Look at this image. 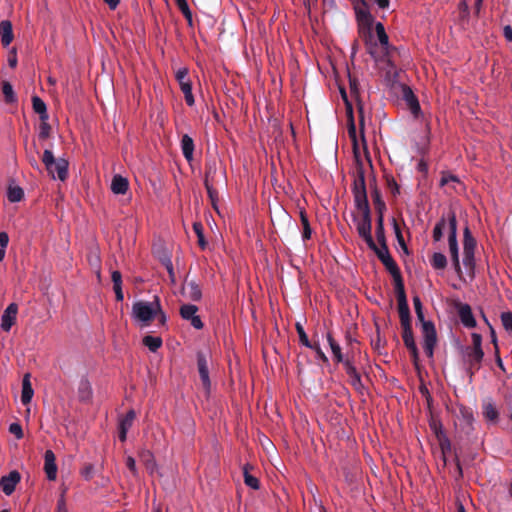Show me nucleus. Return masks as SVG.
Here are the masks:
<instances>
[{
	"label": "nucleus",
	"mask_w": 512,
	"mask_h": 512,
	"mask_svg": "<svg viewBox=\"0 0 512 512\" xmlns=\"http://www.w3.org/2000/svg\"><path fill=\"white\" fill-rule=\"evenodd\" d=\"M413 305L418 321L422 326L423 349L427 357L433 358L434 348L437 344V333L432 321L425 320L423 305L418 295L413 297Z\"/></svg>",
	"instance_id": "1"
},
{
	"label": "nucleus",
	"mask_w": 512,
	"mask_h": 512,
	"mask_svg": "<svg viewBox=\"0 0 512 512\" xmlns=\"http://www.w3.org/2000/svg\"><path fill=\"white\" fill-rule=\"evenodd\" d=\"M356 15L358 20V32L360 37L363 39L366 51L374 60H377L378 56L375 50L377 45L372 30L374 18L366 9H357Z\"/></svg>",
	"instance_id": "2"
},
{
	"label": "nucleus",
	"mask_w": 512,
	"mask_h": 512,
	"mask_svg": "<svg viewBox=\"0 0 512 512\" xmlns=\"http://www.w3.org/2000/svg\"><path fill=\"white\" fill-rule=\"evenodd\" d=\"M361 216H353V222L356 226L357 233L368 247H374V239L372 237V218L369 205L357 206Z\"/></svg>",
	"instance_id": "3"
},
{
	"label": "nucleus",
	"mask_w": 512,
	"mask_h": 512,
	"mask_svg": "<svg viewBox=\"0 0 512 512\" xmlns=\"http://www.w3.org/2000/svg\"><path fill=\"white\" fill-rule=\"evenodd\" d=\"M375 33L377 36L376 41V53L378 59L376 61L386 62L388 66L394 67L392 62V53L396 48L389 43V37L385 31L384 25L381 22L375 24Z\"/></svg>",
	"instance_id": "4"
},
{
	"label": "nucleus",
	"mask_w": 512,
	"mask_h": 512,
	"mask_svg": "<svg viewBox=\"0 0 512 512\" xmlns=\"http://www.w3.org/2000/svg\"><path fill=\"white\" fill-rule=\"evenodd\" d=\"M42 162L48 174L53 178H58L61 181H65L68 177L69 163L64 158L56 159L51 150H44L42 156Z\"/></svg>",
	"instance_id": "5"
},
{
	"label": "nucleus",
	"mask_w": 512,
	"mask_h": 512,
	"mask_svg": "<svg viewBox=\"0 0 512 512\" xmlns=\"http://www.w3.org/2000/svg\"><path fill=\"white\" fill-rule=\"evenodd\" d=\"M131 315L141 326H148L156 318V296L152 302L140 300L133 303Z\"/></svg>",
	"instance_id": "6"
},
{
	"label": "nucleus",
	"mask_w": 512,
	"mask_h": 512,
	"mask_svg": "<svg viewBox=\"0 0 512 512\" xmlns=\"http://www.w3.org/2000/svg\"><path fill=\"white\" fill-rule=\"evenodd\" d=\"M349 345L351 346V352L346 353V359L344 362V369L346 374L349 377V383L350 385L359 393L363 392L364 385L361 380V375L359 371L357 370L355 363H354V347H353V340L351 338H348Z\"/></svg>",
	"instance_id": "7"
},
{
	"label": "nucleus",
	"mask_w": 512,
	"mask_h": 512,
	"mask_svg": "<svg viewBox=\"0 0 512 512\" xmlns=\"http://www.w3.org/2000/svg\"><path fill=\"white\" fill-rule=\"evenodd\" d=\"M352 192L354 196L355 206L369 205L365 184V174L362 164L359 162L357 175L354 179Z\"/></svg>",
	"instance_id": "8"
},
{
	"label": "nucleus",
	"mask_w": 512,
	"mask_h": 512,
	"mask_svg": "<svg viewBox=\"0 0 512 512\" xmlns=\"http://www.w3.org/2000/svg\"><path fill=\"white\" fill-rule=\"evenodd\" d=\"M483 359V350H474L468 347L463 349V361L466 365V373L470 378H472L475 373L480 370Z\"/></svg>",
	"instance_id": "9"
},
{
	"label": "nucleus",
	"mask_w": 512,
	"mask_h": 512,
	"mask_svg": "<svg viewBox=\"0 0 512 512\" xmlns=\"http://www.w3.org/2000/svg\"><path fill=\"white\" fill-rule=\"evenodd\" d=\"M397 304H398V313L400 318V323L402 329H407L412 327L411 314L407 301V296L405 292V288L395 290Z\"/></svg>",
	"instance_id": "10"
},
{
	"label": "nucleus",
	"mask_w": 512,
	"mask_h": 512,
	"mask_svg": "<svg viewBox=\"0 0 512 512\" xmlns=\"http://www.w3.org/2000/svg\"><path fill=\"white\" fill-rule=\"evenodd\" d=\"M175 78L180 86L181 91L184 94L185 102L188 106H193L195 104V99L192 93V82L189 78V71L187 68H180L176 74Z\"/></svg>",
	"instance_id": "11"
},
{
	"label": "nucleus",
	"mask_w": 512,
	"mask_h": 512,
	"mask_svg": "<svg viewBox=\"0 0 512 512\" xmlns=\"http://www.w3.org/2000/svg\"><path fill=\"white\" fill-rule=\"evenodd\" d=\"M448 219V245L451 258L459 257L458 242H457V219L454 211H449L447 214Z\"/></svg>",
	"instance_id": "12"
},
{
	"label": "nucleus",
	"mask_w": 512,
	"mask_h": 512,
	"mask_svg": "<svg viewBox=\"0 0 512 512\" xmlns=\"http://www.w3.org/2000/svg\"><path fill=\"white\" fill-rule=\"evenodd\" d=\"M198 312V307L193 304H183L179 309L180 316L182 319L189 321L191 326L197 330H200L204 327V324L196 313Z\"/></svg>",
	"instance_id": "13"
},
{
	"label": "nucleus",
	"mask_w": 512,
	"mask_h": 512,
	"mask_svg": "<svg viewBox=\"0 0 512 512\" xmlns=\"http://www.w3.org/2000/svg\"><path fill=\"white\" fill-rule=\"evenodd\" d=\"M197 368L202 386L206 393L209 394L211 389V381L209 377L208 361L205 353L202 351L197 352Z\"/></svg>",
	"instance_id": "14"
},
{
	"label": "nucleus",
	"mask_w": 512,
	"mask_h": 512,
	"mask_svg": "<svg viewBox=\"0 0 512 512\" xmlns=\"http://www.w3.org/2000/svg\"><path fill=\"white\" fill-rule=\"evenodd\" d=\"M381 263L385 266L386 270L392 276L395 290L405 288L404 281H403V278L401 275V271H400L397 263L393 259V257L392 256H389L388 258L386 257V259H382Z\"/></svg>",
	"instance_id": "15"
},
{
	"label": "nucleus",
	"mask_w": 512,
	"mask_h": 512,
	"mask_svg": "<svg viewBox=\"0 0 512 512\" xmlns=\"http://www.w3.org/2000/svg\"><path fill=\"white\" fill-rule=\"evenodd\" d=\"M21 475L17 470H12L8 475L2 476L0 479V487L3 493L7 496L11 495L20 482Z\"/></svg>",
	"instance_id": "16"
},
{
	"label": "nucleus",
	"mask_w": 512,
	"mask_h": 512,
	"mask_svg": "<svg viewBox=\"0 0 512 512\" xmlns=\"http://www.w3.org/2000/svg\"><path fill=\"white\" fill-rule=\"evenodd\" d=\"M18 313V306L16 303H11L7 306L1 316V328L5 332H9L16 322Z\"/></svg>",
	"instance_id": "17"
},
{
	"label": "nucleus",
	"mask_w": 512,
	"mask_h": 512,
	"mask_svg": "<svg viewBox=\"0 0 512 512\" xmlns=\"http://www.w3.org/2000/svg\"><path fill=\"white\" fill-rule=\"evenodd\" d=\"M402 339H403L404 345L410 352L413 363L415 365H417L418 360H419V352H418V348H417L415 340H414L412 327L407 328V329H402Z\"/></svg>",
	"instance_id": "18"
},
{
	"label": "nucleus",
	"mask_w": 512,
	"mask_h": 512,
	"mask_svg": "<svg viewBox=\"0 0 512 512\" xmlns=\"http://www.w3.org/2000/svg\"><path fill=\"white\" fill-rule=\"evenodd\" d=\"M402 97L409 107L411 113L417 117L421 112V107L419 101L411 88L409 86L404 85L402 88Z\"/></svg>",
	"instance_id": "19"
},
{
	"label": "nucleus",
	"mask_w": 512,
	"mask_h": 512,
	"mask_svg": "<svg viewBox=\"0 0 512 512\" xmlns=\"http://www.w3.org/2000/svg\"><path fill=\"white\" fill-rule=\"evenodd\" d=\"M458 316L460 318L461 323L466 328H475L476 327L477 322L474 318V315L472 313V309H471L470 305L460 303L458 305Z\"/></svg>",
	"instance_id": "20"
},
{
	"label": "nucleus",
	"mask_w": 512,
	"mask_h": 512,
	"mask_svg": "<svg viewBox=\"0 0 512 512\" xmlns=\"http://www.w3.org/2000/svg\"><path fill=\"white\" fill-rule=\"evenodd\" d=\"M44 470L47 478L54 481L57 477L56 457L52 450H46L44 454Z\"/></svg>",
	"instance_id": "21"
},
{
	"label": "nucleus",
	"mask_w": 512,
	"mask_h": 512,
	"mask_svg": "<svg viewBox=\"0 0 512 512\" xmlns=\"http://www.w3.org/2000/svg\"><path fill=\"white\" fill-rule=\"evenodd\" d=\"M182 293L191 301H200L202 298V291L199 284L193 280H185L182 286Z\"/></svg>",
	"instance_id": "22"
},
{
	"label": "nucleus",
	"mask_w": 512,
	"mask_h": 512,
	"mask_svg": "<svg viewBox=\"0 0 512 512\" xmlns=\"http://www.w3.org/2000/svg\"><path fill=\"white\" fill-rule=\"evenodd\" d=\"M215 172H216V169L214 166H212V165L206 166L204 185H205L207 194H208L214 208H216L215 202L217 200L218 193L213 188L212 184L210 183V179L212 178V174H214Z\"/></svg>",
	"instance_id": "23"
},
{
	"label": "nucleus",
	"mask_w": 512,
	"mask_h": 512,
	"mask_svg": "<svg viewBox=\"0 0 512 512\" xmlns=\"http://www.w3.org/2000/svg\"><path fill=\"white\" fill-rule=\"evenodd\" d=\"M0 36H1V43L4 47L9 46L10 43L13 41L14 35H13L12 24L10 21L3 20L0 22Z\"/></svg>",
	"instance_id": "24"
},
{
	"label": "nucleus",
	"mask_w": 512,
	"mask_h": 512,
	"mask_svg": "<svg viewBox=\"0 0 512 512\" xmlns=\"http://www.w3.org/2000/svg\"><path fill=\"white\" fill-rule=\"evenodd\" d=\"M77 394H78V399L81 402L87 403L92 399L93 392H92L91 384L88 381V379L82 378L80 380L79 385H78Z\"/></svg>",
	"instance_id": "25"
},
{
	"label": "nucleus",
	"mask_w": 512,
	"mask_h": 512,
	"mask_svg": "<svg viewBox=\"0 0 512 512\" xmlns=\"http://www.w3.org/2000/svg\"><path fill=\"white\" fill-rule=\"evenodd\" d=\"M129 188V182L127 178L117 174L112 178L111 190L114 194L123 195Z\"/></svg>",
	"instance_id": "26"
},
{
	"label": "nucleus",
	"mask_w": 512,
	"mask_h": 512,
	"mask_svg": "<svg viewBox=\"0 0 512 512\" xmlns=\"http://www.w3.org/2000/svg\"><path fill=\"white\" fill-rule=\"evenodd\" d=\"M34 391L30 382V374L27 373L24 375L22 380V393H21V402L23 405H27L31 402Z\"/></svg>",
	"instance_id": "27"
},
{
	"label": "nucleus",
	"mask_w": 512,
	"mask_h": 512,
	"mask_svg": "<svg viewBox=\"0 0 512 512\" xmlns=\"http://www.w3.org/2000/svg\"><path fill=\"white\" fill-rule=\"evenodd\" d=\"M194 147L195 146L193 139L188 134H184L181 139V149L184 158L188 162H191L193 160Z\"/></svg>",
	"instance_id": "28"
},
{
	"label": "nucleus",
	"mask_w": 512,
	"mask_h": 512,
	"mask_svg": "<svg viewBox=\"0 0 512 512\" xmlns=\"http://www.w3.org/2000/svg\"><path fill=\"white\" fill-rule=\"evenodd\" d=\"M32 107L35 113L39 115L40 120H48L47 106L45 102L39 97L34 95L32 97Z\"/></svg>",
	"instance_id": "29"
},
{
	"label": "nucleus",
	"mask_w": 512,
	"mask_h": 512,
	"mask_svg": "<svg viewBox=\"0 0 512 512\" xmlns=\"http://www.w3.org/2000/svg\"><path fill=\"white\" fill-rule=\"evenodd\" d=\"M327 341L333 353L334 361L344 365L346 357H344L340 345L336 342L330 333L327 334Z\"/></svg>",
	"instance_id": "30"
},
{
	"label": "nucleus",
	"mask_w": 512,
	"mask_h": 512,
	"mask_svg": "<svg viewBox=\"0 0 512 512\" xmlns=\"http://www.w3.org/2000/svg\"><path fill=\"white\" fill-rule=\"evenodd\" d=\"M371 197L373 200V204H374L377 216L378 215L384 216V212L386 211V204L383 201L381 193L376 186L374 187V189L371 192Z\"/></svg>",
	"instance_id": "31"
},
{
	"label": "nucleus",
	"mask_w": 512,
	"mask_h": 512,
	"mask_svg": "<svg viewBox=\"0 0 512 512\" xmlns=\"http://www.w3.org/2000/svg\"><path fill=\"white\" fill-rule=\"evenodd\" d=\"M476 240L468 226L464 228L463 250L464 252H475Z\"/></svg>",
	"instance_id": "32"
},
{
	"label": "nucleus",
	"mask_w": 512,
	"mask_h": 512,
	"mask_svg": "<svg viewBox=\"0 0 512 512\" xmlns=\"http://www.w3.org/2000/svg\"><path fill=\"white\" fill-rule=\"evenodd\" d=\"M342 96H343V99L346 102L347 112H348V115H349L348 133H349V136L353 139V141L355 143L356 142V127H355V123H354V119H353V115H352V106L347 101V96H346V93L344 91H342Z\"/></svg>",
	"instance_id": "33"
},
{
	"label": "nucleus",
	"mask_w": 512,
	"mask_h": 512,
	"mask_svg": "<svg viewBox=\"0 0 512 512\" xmlns=\"http://www.w3.org/2000/svg\"><path fill=\"white\" fill-rule=\"evenodd\" d=\"M378 243L379 246H377L376 243L374 242V247H369V249H371L376 254L377 258L380 261H382V259H386V257L388 258L389 256H391V254L389 252L387 241Z\"/></svg>",
	"instance_id": "34"
},
{
	"label": "nucleus",
	"mask_w": 512,
	"mask_h": 512,
	"mask_svg": "<svg viewBox=\"0 0 512 512\" xmlns=\"http://www.w3.org/2000/svg\"><path fill=\"white\" fill-rule=\"evenodd\" d=\"M483 415L485 419L496 422L499 417V413L495 407V405L491 402H487L483 405Z\"/></svg>",
	"instance_id": "35"
},
{
	"label": "nucleus",
	"mask_w": 512,
	"mask_h": 512,
	"mask_svg": "<svg viewBox=\"0 0 512 512\" xmlns=\"http://www.w3.org/2000/svg\"><path fill=\"white\" fill-rule=\"evenodd\" d=\"M392 226H393V230H394L398 244L400 245V247L402 248L404 253L409 254V250H408V247L404 240L400 225L395 218H392Z\"/></svg>",
	"instance_id": "36"
},
{
	"label": "nucleus",
	"mask_w": 512,
	"mask_h": 512,
	"mask_svg": "<svg viewBox=\"0 0 512 512\" xmlns=\"http://www.w3.org/2000/svg\"><path fill=\"white\" fill-rule=\"evenodd\" d=\"M162 339L160 337H154L147 335L143 338V344L151 351L156 352L162 346Z\"/></svg>",
	"instance_id": "37"
},
{
	"label": "nucleus",
	"mask_w": 512,
	"mask_h": 512,
	"mask_svg": "<svg viewBox=\"0 0 512 512\" xmlns=\"http://www.w3.org/2000/svg\"><path fill=\"white\" fill-rule=\"evenodd\" d=\"M7 197L8 200L12 203L19 202L24 197V191L19 186H9Z\"/></svg>",
	"instance_id": "38"
},
{
	"label": "nucleus",
	"mask_w": 512,
	"mask_h": 512,
	"mask_svg": "<svg viewBox=\"0 0 512 512\" xmlns=\"http://www.w3.org/2000/svg\"><path fill=\"white\" fill-rule=\"evenodd\" d=\"M431 265L436 270H442L447 266L446 256L440 252H435L431 258Z\"/></svg>",
	"instance_id": "39"
},
{
	"label": "nucleus",
	"mask_w": 512,
	"mask_h": 512,
	"mask_svg": "<svg viewBox=\"0 0 512 512\" xmlns=\"http://www.w3.org/2000/svg\"><path fill=\"white\" fill-rule=\"evenodd\" d=\"M300 220H301V224L303 226L302 238L305 241V240H308L311 238L312 229L310 227V223H309L307 214L304 210L300 211Z\"/></svg>",
	"instance_id": "40"
},
{
	"label": "nucleus",
	"mask_w": 512,
	"mask_h": 512,
	"mask_svg": "<svg viewBox=\"0 0 512 512\" xmlns=\"http://www.w3.org/2000/svg\"><path fill=\"white\" fill-rule=\"evenodd\" d=\"M375 235H376L377 242L387 241L386 235H385L384 216L383 215L377 216Z\"/></svg>",
	"instance_id": "41"
},
{
	"label": "nucleus",
	"mask_w": 512,
	"mask_h": 512,
	"mask_svg": "<svg viewBox=\"0 0 512 512\" xmlns=\"http://www.w3.org/2000/svg\"><path fill=\"white\" fill-rule=\"evenodd\" d=\"M136 418V413L134 410H129L126 415L120 419L119 421V428H122L124 430H129L132 425H133V422Z\"/></svg>",
	"instance_id": "42"
},
{
	"label": "nucleus",
	"mask_w": 512,
	"mask_h": 512,
	"mask_svg": "<svg viewBox=\"0 0 512 512\" xmlns=\"http://www.w3.org/2000/svg\"><path fill=\"white\" fill-rule=\"evenodd\" d=\"M243 474H244V483L254 489V490H257L259 489L260 487V482L258 480V478H256L255 476L251 475L249 472H248V467L245 466L244 469H243Z\"/></svg>",
	"instance_id": "43"
},
{
	"label": "nucleus",
	"mask_w": 512,
	"mask_h": 512,
	"mask_svg": "<svg viewBox=\"0 0 512 512\" xmlns=\"http://www.w3.org/2000/svg\"><path fill=\"white\" fill-rule=\"evenodd\" d=\"M446 221H448L447 218H445L444 216L436 223L434 229H433V240L435 242H438L442 239L443 237V230L445 229V226H446Z\"/></svg>",
	"instance_id": "44"
},
{
	"label": "nucleus",
	"mask_w": 512,
	"mask_h": 512,
	"mask_svg": "<svg viewBox=\"0 0 512 512\" xmlns=\"http://www.w3.org/2000/svg\"><path fill=\"white\" fill-rule=\"evenodd\" d=\"M193 231L197 235L198 238V245L201 249H205L207 246V242L204 237L203 233V225L201 222H194L193 223Z\"/></svg>",
	"instance_id": "45"
},
{
	"label": "nucleus",
	"mask_w": 512,
	"mask_h": 512,
	"mask_svg": "<svg viewBox=\"0 0 512 512\" xmlns=\"http://www.w3.org/2000/svg\"><path fill=\"white\" fill-rule=\"evenodd\" d=\"M176 5L178 6L179 10L182 12L188 23L192 24V12L189 8V5L187 3V0H175Z\"/></svg>",
	"instance_id": "46"
},
{
	"label": "nucleus",
	"mask_w": 512,
	"mask_h": 512,
	"mask_svg": "<svg viewBox=\"0 0 512 512\" xmlns=\"http://www.w3.org/2000/svg\"><path fill=\"white\" fill-rule=\"evenodd\" d=\"M51 125L48 120H40L38 137L40 140H45L51 135Z\"/></svg>",
	"instance_id": "47"
},
{
	"label": "nucleus",
	"mask_w": 512,
	"mask_h": 512,
	"mask_svg": "<svg viewBox=\"0 0 512 512\" xmlns=\"http://www.w3.org/2000/svg\"><path fill=\"white\" fill-rule=\"evenodd\" d=\"M2 93L5 97L6 102L12 103L15 101L16 98H15V94L13 91V87L9 82L4 81L2 83Z\"/></svg>",
	"instance_id": "48"
},
{
	"label": "nucleus",
	"mask_w": 512,
	"mask_h": 512,
	"mask_svg": "<svg viewBox=\"0 0 512 512\" xmlns=\"http://www.w3.org/2000/svg\"><path fill=\"white\" fill-rule=\"evenodd\" d=\"M295 327L299 336L300 343L307 348L312 346V342L309 340L303 326L300 323H296Z\"/></svg>",
	"instance_id": "49"
},
{
	"label": "nucleus",
	"mask_w": 512,
	"mask_h": 512,
	"mask_svg": "<svg viewBox=\"0 0 512 512\" xmlns=\"http://www.w3.org/2000/svg\"><path fill=\"white\" fill-rule=\"evenodd\" d=\"M161 326H166L167 323V316L165 312L162 309L160 299L156 295V318Z\"/></svg>",
	"instance_id": "50"
},
{
	"label": "nucleus",
	"mask_w": 512,
	"mask_h": 512,
	"mask_svg": "<svg viewBox=\"0 0 512 512\" xmlns=\"http://www.w3.org/2000/svg\"><path fill=\"white\" fill-rule=\"evenodd\" d=\"M463 253H464L463 263H464L465 267L467 269H469L470 271H473L475 268V256H474L475 252H463Z\"/></svg>",
	"instance_id": "51"
},
{
	"label": "nucleus",
	"mask_w": 512,
	"mask_h": 512,
	"mask_svg": "<svg viewBox=\"0 0 512 512\" xmlns=\"http://www.w3.org/2000/svg\"><path fill=\"white\" fill-rule=\"evenodd\" d=\"M9 242V237L6 232H0V262L5 257L6 248Z\"/></svg>",
	"instance_id": "52"
},
{
	"label": "nucleus",
	"mask_w": 512,
	"mask_h": 512,
	"mask_svg": "<svg viewBox=\"0 0 512 512\" xmlns=\"http://www.w3.org/2000/svg\"><path fill=\"white\" fill-rule=\"evenodd\" d=\"M501 321H502L504 328L507 331L512 332V312H503L501 314Z\"/></svg>",
	"instance_id": "53"
},
{
	"label": "nucleus",
	"mask_w": 512,
	"mask_h": 512,
	"mask_svg": "<svg viewBox=\"0 0 512 512\" xmlns=\"http://www.w3.org/2000/svg\"><path fill=\"white\" fill-rule=\"evenodd\" d=\"M472 346H467L468 348L474 349V350H483L482 349V336L479 333H472Z\"/></svg>",
	"instance_id": "54"
},
{
	"label": "nucleus",
	"mask_w": 512,
	"mask_h": 512,
	"mask_svg": "<svg viewBox=\"0 0 512 512\" xmlns=\"http://www.w3.org/2000/svg\"><path fill=\"white\" fill-rule=\"evenodd\" d=\"M9 432L17 439H22L24 436L22 427L19 423H11L9 426Z\"/></svg>",
	"instance_id": "55"
},
{
	"label": "nucleus",
	"mask_w": 512,
	"mask_h": 512,
	"mask_svg": "<svg viewBox=\"0 0 512 512\" xmlns=\"http://www.w3.org/2000/svg\"><path fill=\"white\" fill-rule=\"evenodd\" d=\"M310 349H313L315 352H316V355H317V358L320 359L321 361L327 363L328 362V358L327 356L325 355V353L322 351L319 343L317 342H313L312 343V346L309 347Z\"/></svg>",
	"instance_id": "56"
},
{
	"label": "nucleus",
	"mask_w": 512,
	"mask_h": 512,
	"mask_svg": "<svg viewBox=\"0 0 512 512\" xmlns=\"http://www.w3.org/2000/svg\"><path fill=\"white\" fill-rule=\"evenodd\" d=\"M387 186L390 189L391 193L396 195L400 193V187L397 184L396 180L393 177H388L387 179Z\"/></svg>",
	"instance_id": "57"
},
{
	"label": "nucleus",
	"mask_w": 512,
	"mask_h": 512,
	"mask_svg": "<svg viewBox=\"0 0 512 512\" xmlns=\"http://www.w3.org/2000/svg\"><path fill=\"white\" fill-rule=\"evenodd\" d=\"M111 279L113 282V287L122 286V275H121L120 271H118V270L113 271L111 274Z\"/></svg>",
	"instance_id": "58"
},
{
	"label": "nucleus",
	"mask_w": 512,
	"mask_h": 512,
	"mask_svg": "<svg viewBox=\"0 0 512 512\" xmlns=\"http://www.w3.org/2000/svg\"><path fill=\"white\" fill-rule=\"evenodd\" d=\"M126 466L131 471V473L136 476L137 475V468H136V462L135 459L132 456H128L126 458Z\"/></svg>",
	"instance_id": "59"
},
{
	"label": "nucleus",
	"mask_w": 512,
	"mask_h": 512,
	"mask_svg": "<svg viewBox=\"0 0 512 512\" xmlns=\"http://www.w3.org/2000/svg\"><path fill=\"white\" fill-rule=\"evenodd\" d=\"M449 182H458V178L451 174H443L440 180V185L445 186Z\"/></svg>",
	"instance_id": "60"
},
{
	"label": "nucleus",
	"mask_w": 512,
	"mask_h": 512,
	"mask_svg": "<svg viewBox=\"0 0 512 512\" xmlns=\"http://www.w3.org/2000/svg\"><path fill=\"white\" fill-rule=\"evenodd\" d=\"M56 511L57 512H68L65 497L63 494L60 496V498L57 501Z\"/></svg>",
	"instance_id": "61"
},
{
	"label": "nucleus",
	"mask_w": 512,
	"mask_h": 512,
	"mask_svg": "<svg viewBox=\"0 0 512 512\" xmlns=\"http://www.w3.org/2000/svg\"><path fill=\"white\" fill-rule=\"evenodd\" d=\"M94 466L92 464L86 465L82 470V475L86 480H90L93 476Z\"/></svg>",
	"instance_id": "62"
},
{
	"label": "nucleus",
	"mask_w": 512,
	"mask_h": 512,
	"mask_svg": "<svg viewBox=\"0 0 512 512\" xmlns=\"http://www.w3.org/2000/svg\"><path fill=\"white\" fill-rule=\"evenodd\" d=\"M503 34L508 41L512 42V27L510 25L503 28Z\"/></svg>",
	"instance_id": "63"
},
{
	"label": "nucleus",
	"mask_w": 512,
	"mask_h": 512,
	"mask_svg": "<svg viewBox=\"0 0 512 512\" xmlns=\"http://www.w3.org/2000/svg\"><path fill=\"white\" fill-rule=\"evenodd\" d=\"M505 400L509 405H512V384L507 386L505 393Z\"/></svg>",
	"instance_id": "64"
}]
</instances>
